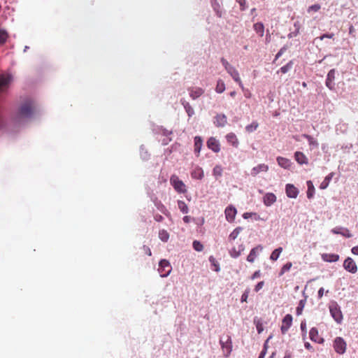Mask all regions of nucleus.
<instances>
[{"label":"nucleus","instance_id":"obj_63","mask_svg":"<svg viewBox=\"0 0 358 358\" xmlns=\"http://www.w3.org/2000/svg\"><path fill=\"white\" fill-rule=\"evenodd\" d=\"M245 96L247 98H250V96H251V93H250L248 90H246V92H245Z\"/></svg>","mask_w":358,"mask_h":358},{"label":"nucleus","instance_id":"obj_61","mask_svg":"<svg viewBox=\"0 0 358 358\" xmlns=\"http://www.w3.org/2000/svg\"><path fill=\"white\" fill-rule=\"evenodd\" d=\"M304 346H305V348L307 350H312L313 349L312 345L308 342L305 343Z\"/></svg>","mask_w":358,"mask_h":358},{"label":"nucleus","instance_id":"obj_10","mask_svg":"<svg viewBox=\"0 0 358 358\" xmlns=\"http://www.w3.org/2000/svg\"><path fill=\"white\" fill-rule=\"evenodd\" d=\"M286 194L289 198L295 199L299 194V189L292 184H287L285 187Z\"/></svg>","mask_w":358,"mask_h":358},{"label":"nucleus","instance_id":"obj_1","mask_svg":"<svg viewBox=\"0 0 358 358\" xmlns=\"http://www.w3.org/2000/svg\"><path fill=\"white\" fill-rule=\"evenodd\" d=\"M34 111V108L31 102H27L22 104L16 115V120H20L23 118L31 117Z\"/></svg>","mask_w":358,"mask_h":358},{"label":"nucleus","instance_id":"obj_53","mask_svg":"<svg viewBox=\"0 0 358 358\" xmlns=\"http://www.w3.org/2000/svg\"><path fill=\"white\" fill-rule=\"evenodd\" d=\"M154 219L156 222H161L163 221L164 217L159 214H156L154 215Z\"/></svg>","mask_w":358,"mask_h":358},{"label":"nucleus","instance_id":"obj_3","mask_svg":"<svg viewBox=\"0 0 358 358\" xmlns=\"http://www.w3.org/2000/svg\"><path fill=\"white\" fill-rule=\"evenodd\" d=\"M333 346L334 350L339 355H343L347 349V343L341 337H336L334 340Z\"/></svg>","mask_w":358,"mask_h":358},{"label":"nucleus","instance_id":"obj_5","mask_svg":"<svg viewBox=\"0 0 358 358\" xmlns=\"http://www.w3.org/2000/svg\"><path fill=\"white\" fill-rule=\"evenodd\" d=\"M329 311L333 317V318L335 320V321L338 323H341L343 320V314L341 310L340 307L338 305L335 303L329 306Z\"/></svg>","mask_w":358,"mask_h":358},{"label":"nucleus","instance_id":"obj_21","mask_svg":"<svg viewBox=\"0 0 358 358\" xmlns=\"http://www.w3.org/2000/svg\"><path fill=\"white\" fill-rule=\"evenodd\" d=\"M191 176L194 179L201 180L204 176L203 169L199 166L195 167L191 172Z\"/></svg>","mask_w":358,"mask_h":358},{"label":"nucleus","instance_id":"obj_51","mask_svg":"<svg viewBox=\"0 0 358 358\" xmlns=\"http://www.w3.org/2000/svg\"><path fill=\"white\" fill-rule=\"evenodd\" d=\"M142 250L144 252V253H145L148 256H151L152 255L151 250H150V248L148 246L143 245L142 247Z\"/></svg>","mask_w":358,"mask_h":358},{"label":"nucleus","instance_id":"obj_42","mask_svg":"<svg viewBox=\"0 0 358 358\" xmlns=\"http://www.w3.org/2000/svg\"><path fill=\"white\" fill-rule=\"evenodd\" d=\"M292 262H287L285 265H283V266L282 267V268L280 270V275H282L285 272L289 271L290 270V268H292Z\"/></svg>","mask_w":358,"mask_h":358},{"label":"nucleus","instance_id":"obj_20","mask_svg":"<svg viewBox=\"0 0 358 358\" xmlns=\"http://www.w3.org/2000/svg\"><path fill=\"white\" fill-rule=\"evenodd\" d=\"M226 138H227V142L229 144H231L233 147L238 148V146L239 145V142H238V140L234 133H232V132L229 133L226 136Z\"/></svg>","mask_w":358,"mask_h":358},{"label":"nucleus","instance_id":"obj_29","mask_svg":"<svg viewBox=\"0 0 358 358\" xmlns=\"http://www.w3.org/2000/svg\"><path fill=\"white\" fill-rule=\"evenodd\" d=\"M253 29L259 36L262 37L264 34V26L262 22H257L253 25Z\"/></svg>","mask_w":358,"mask_h":358},{"label":"nucleus","instance_id":"obj_16","mask_svg":"<svg viewBox=\"0 0 358 358\" xmlns=\"http://www.w3.org/2000/svg\"><path fill=\"white\" fill-rule=\"evenodd\" d=\"M264 204L270 206L276 201V196L273 193H266L263 198Z\"/></svg>","mask_w":358,"mask_h":358},{"label":"nucleus","instance_id":"obj_22","mask_svg":"<svg viewBox=\"0 0 358 358\" xmlns=\"http://www.w3.org/2000/svg\"><path fill=\"white\" fill-rule=\"evenodd\" d=\"M245 250V247L243 244H241L238 245V247L236 248L235 247L232 248L230 251L229 254L231 257L233 258H237L238 257L241 252Z\"/></svg>","mask_w":358,"mask_h":358},{"label":"nucleus","instance_id":"obj_52","mask_svg":"<svg viewBox=\"0 0 358 358\" xmlns=\"http://www.w3.org/2000/svg\"><path fill=\"white\" fill-rule=\"evenodd\" d=\"M334 34H325L320 36V40H323L324 38H332L334 37Z\"/></svg>","mask_w":358,"mask_h":358},{"label":"nucleus","instance_id":"obj_7","mask_svg":"<svg viewBox=\"0 0 358 358\" xmlns=\"http://www.w3.org/2000/svg\"><path fill=\"white\" fill-rule=\"evenodd\" d=\"M293 317L290 314L286 315L282 321V325L280 327L281 331L282 334H285L287 332L289 329L292 324Z\"/></svg>","mask_w":358,"mask_h":358},{"label":"nucleus","instance_id":"obj_59","mask_svg":"<svg viewBox=\"0 0 358 358\" xmlns=\"http://www.w3.org/2000/svg\"><path fill=\"white\" fill-rule=\"evenodd\" d=\"M252 215V213H245L243 215V217L244 219H248V218L251 217Z\"/></svg>","mask_w":358,"mask_h":358},{"label":"nucleus","instance_id":"obj_50","mask_svg":"<svg viewBox=\"0 0 358 358\" xmlns=\"http://www.w3.org/2000/svg\"><path fill=\"white\" fill-rule=\"evenodd\" d=\"M264 281H261V282H259L256 286L255 287V291L256 292H258L261 289H262V287H264Z\"/></svg>","mask_w":358,"mask_h":358},{"label":"nucleus","instance_id":"obj_34","mask_svg":"<svg viewBox=\"0 0 358 358\" xmlns=\"http://www.w3.org/2000/svg\"><path fill=\"white\" fill-rule=\"evenodd\" d=\"M282 252V248L281 247L278 248L277 249L274 250L270 256L271 260L276 261L278 259V257Z\"/></svg>","mask_w":358,"mask_h":358},{"label":"nucleus","instance_id":"obj_19","mask_svg":"<svg viewBox=\"0 0 358 358\" xmlns=\"http://www.w3.org/2000/svg\"><path fill=\"white\" fill-rule=\"evenodd\" d=\"M294 158L297 163L301 165L307 164L308 163V159L307 157L301 152H296L294 153Z\"/></svg>","mask_w":358,"mask_h":358},{"label":"nucleus","instance_id":"obj_12","mask_svg":"<svg viewBox=\"0 0 358 358\" xmlns=\"http://www.w3.org/2000/svg\"><path fill=\"white\" fill-rule=\"evenodd\" d=\"M188 92L190 97L194 100L200 97L204 93V90L199 87H192L188 88Z\"/></svg>","mask_w":358,"mask_h":358},{"label":"nucleus","instance_id":"obj_45","mask_svg":"<svg viewBox=\"0 0 358 358\" xmlns=\"http://www.w3.org/2000/svg\"><path fill=\"white\" fill-rule=\"evenodd\" d=\"M8 38V34L6 31L0 29V44L6 42Z\"/></svg>","mask_w":358,"mask_h":358},{"label":"nucleus","instance_id":"obj_2","mask_svg":"<svg viewBox=\"0 0 358 358\" xmlns=\"http://www.w3.org/2000/svg\"><path fill=\"white\" fill-rule=\"evenodd\" d=\"M170 183L177 192L180 194H185L187 192L185 183L181 180H180L178 176L176 175H172L171 176Z\"/></svg>","mask_w":358,"mask_h":358},{"label":"nucleus","instance_id":"obj_38","mask_svg":"<svg viewBox=\"0 0 358 358\" xmlns=\"http://www.w3.org/2000/svg\"><path fill=\"white\" fill-rule=\"evenodd\" d=\"M292 66L293 62L292 61H290L286 65L282 66L278 73L281 72L282 73H286L292 68Z\"/></svg>","mask_w":358,"mask_h":358},{"label":"nucleus","instance_id":"obj_41","mask_svg":"<svg viewBox=\"0 0 358 358\" xmlns=\"http://www.w3.org/2000/svg\"><path fill=\"white\" fill-rule=\"evenodd\" d=\"M192 246L193 248L197 252H201L203 250V244L199 241H194Z\"/></svg>","mask_w":358,"mask_h":358},{"label":"nucleus","instance_id":"obj_26","mask_svg":"<svg viewBox=\"0 0 358 358\" xmlns=\"http://www.w3.org/2000/svg\"><path fill=\"white\" fill-rule=\"evenodd\" d=\"M203 145L202 138L200 136L194 137V152L199 156Z\"/></svg>","mask_w":358,"mask_h":358},{"label":"nucleus","instance_id":"obj_54","mask_svg":"<svg viewBox=\"0 0 358 358\" xmlns=\"http://www.w3.org/2000/svg\"><path fill=\"white\" fill-rule=\"evenodd\" d=\"M301 331L303 333V335L306 336V324L305 322H301Z\"/></svg>","mask_w":358,"mask_h":358},{"label":"nucleus","instance_id":"obj_9","mask_svg":"<svg viewBox=\"0 0 358 358\" xmlns=\"http://www.w3.org/2000/svg\"><path fill=\"white\" fill-rule=\"evenodd\" d=\"M237 210L233 206H229L224 210L226 220L229 222H233L235 220Z\"/></svg>","mask_w":358,"mask_h":358},{"label":"nucleus","instance_id":"obj_36","mask_svg":"<svg viewBox=\"0 0 358 358\" xmlns=\"http://www.w3.org/2000/svg\"><path fill=\"white\" fill-rule=\"evenodd\" d=\"M178 206L180 210L183 213H188V206L183 201H178Z\"/></svg>","mask_w":358,"mask_h":358},{"label":"nucleus","instance_id":"obj_17","mask_svg":"<svg viewBox=\"0 0 358 358\" xmlns=\"http://www.w3.org/2000/svg\"><path fill=\"white\" fill-rule=\"evenodd\" d=\"M332 233L335 234H341L345 238H351L352 236V234L350 232L349 229L347 228L342 227H336L331 230Z\"/></svg>","mask_w":358,"mask_h":358},{"label":"nucleus","instance_id":"obj_11","mask_svg":"<svg viewBox=\"0 0 358 358\" xmlns=\"http://www.w3.org/2000/svg\"><path fill=\"white\" fill-rule=\"evenodd\" d=\"M207 146L215 152L220 151V145L219 141L214 137H210L207 141Z\"/></svg>","mask_w":358,"mask_h":358},{"label":"nucleus","instance_id":"obj_33","mask_svg":"<svg viewBox=\"0 0 358 358\" xmlns=\"http://www.w3.org/2000/svg\"><path fill=\"white\" fill-rule=\"evenodd\" d=\"M159 238L163 242H167L169 239V234L165 229H162L159 231Z\"/></svg>","mask_w":358,"mask_h":358},{"label":"nucleus","instance_id":"obj_43","mask_svg":"<svg viewBox=\"0 0 358 358\" xmlns=\"http://www.w3.org/2000/svg\"><path fill=\"white\" fill-rule=\"evenodd\" d=\"M305 304H306V300L303 299V300H301L299 303V305L296 308V314L297 315H301L302 312H303V309L305 306Z\"/></svg>","mask_w":358,"mask_h":358},{"label":"nucleus","instance_id":"obj_47","mask_svg":"<svg viewBox=\"0 0 358 358\" xmlns=\"http://www.w3.org/2000/svg\"><path fill=\"white\" fill-rule=\"evenodd\" d=\"M236 1L239 4L241 10H245L248 8L246 0H236Z\"/></svg>","mask_w":358,"mask_h":358},{"label":"nucleus","instance_id":"obj_24","mask_svg":"<svg viewBox=\"0 0 358 358\" xmlns=\"http://www.w3.org/2000/svg\"><path fill=\"white\" fill-rule=\"evenodd\" d=\"M276 159L278 165L283 169H289V167L291 166L292 163L290 160L287 158L282 157H278Z\"/></svg>","mask_w":358,"mask_h":358},{"label":"nucleus","instance_id":"obj_58","mask_svg":"<svg viewBox=\"0 0 358 358\" xmlns=\"http://www.w3.org/2000/svg\"><path fill=\"white\" fill-rule=\"evenodd\" d=\"M324 288L323 287H321L319 290H318V298L319 299H321L322 296H323V294H324Z\"/></svg>","mask_w":358,"mask_h":358},{"label":"nucleus","instance_id":"obj_62","mask_svg":"<svg viewBox=\"0 0 358 358\" xmlns=\"http://www.w3.org/2000/svg\"><path fill=\"white\" fill-rule=\"evenodd\" d=\"M189 220H190V217L189 216H185L183 217V221L185 222V223H189Z\"/></svg>","mask_w":358,"mask_h":358},{"label":"nucleus","instance_id":"obj_49","mask_svg":"<svg viewBox=\"0 0 358 358\" xmlns=\"http://www.w3.org/2000/svg\"><path fill=\"white\" fill-rule=\"evenodd\" d=\"M221 62L226 71H227L231 66V65L223 57L221 59Z\"/></svg>","mask_w":358,"mask_h":358},{"label":"nucleus","instance_id":"obj_39","mask_svg":"<svg viewBox=\"0 0 358 358\" xmlns=\"http://www.w3.org/2000/svg\"><path fill=\"white\" fill-rule=\"evenodd\" d=\"M258 127H259V124L257 122H253L250 124H248L246 126L245 130L248 132L251 133V132H253L254 131H255L258 128Z\"/></svg>","mask_w":358,"mask_h":358},{"label":"nucleus","instance_id":"obj_6","mask_svg":"<svg viewBox=\"0 0 358 358\" xmlns=\"http://www.w3.org/2000/svg\"><path fill=\"white\" fill-rule=\"evenodd\" d=\"M343 267L347 271L351 273H355L357 271V266L351 257H348L345 259Z\"/></svg>","mask_w":358,"mask_h":358},{"label":"nucleus","instance_id":"obj_31","mask_svg":"<svg viewBox=\"0 0 358 358\" xmlns=\"http://www.w3.org/2000/svg\"><path fill=\"white\" fill-rule=\"evenodd\" d=\"M302 136L308 140L310 146H313L315 148L318 147V142L313 136L306 134H303Z\"/></svg>","mask_w":358,"mask_h":358},{"label":"nucleus","instance_id":"obj_30","mask_svg":"<svg viewBox=\"0 0 358 358\" xmlns=\"http://www.w3.org/2000/svg\"><path fill=\"white\" fill-rule=\"evenodd\" d=\"M242 231V228L238 227H236L229 236L228 240L229 242L234 241L240 234Z\"/></svg>","mask_w":358,"mask_h":358},{"label":"nucleus","instance_id":"obj_56","mask_svg":"<svg viewBox=\"0 0 358 358\" xmlns=\"http://www.w3.org/2000/svg\"><path fill=\"white\" fill-rule=\"evenodd\" d=\"M266 354V348L264 346V349L260 352L258 358H264Z\"/></svg>","mask_w":358,"mask_h":358},{"label":"nucleus","instance_id":"obj_64","mask_svg":"<svg viewBox=\"0 0 358 358\" xmlns=\"http://www.w3.org/2000/svg\"><path fill=\"white\" fill-rule=\"evenodd\" d=\"M291 357H292V356L290 354H287V355H285L284 358H291Z\"/></svg>","mask_w":358,"mask_h":358},{"label":"nucleus","instance_id":"obj_13","mask_svg":"<svg viewBox=\"0 0 358 358\" xmlns=\"http://www.w3.org/2000/svg\"><path fill=\"white\" fill-rule=\"evenodd\" d=\"M309 336L311 341L318 343H324V338L320 337L318 334V330L315 327H313L309 332Z\"/></svg>","mask_w":358,"mask_h":358},{"label":"nucleus","instance_id":"obj_55","mask_svg":"<svg viewBox=\"0 0 358 358\" xmlns=\"http://www.w3.org/2000/svg\"><path fill=\"white\" fill-rule=\"evenodd\" d=\"M260 271H255L251 276V279L252 280H255V278H257L259 277H260Z\"/></svg>","mask_w":358,"mask_h":358},{"label":"nucleus","instance_id":"obj_8","mask_svg":"<svg viewBox=\"0 0 358 358\" xmlns=\"http://www.w3.org/2000/svg\"><path fill=\"white\" fill-rule=\"evenodd\" d=\"M227 71L228 72V73L231 75L234 80L238 84L242 90L245 91V88L241 80L239 73L236 69V68L231 66Z\"/></svg>","mask_w":358,"mask_h":358},{"label":"nucleus","instance_id":"obj_46","mask_svg":"<svg viewBox=\"0 0 358 358\" xmlns=\"http://www.w3.org/2000/svg\"><path fill=\"white\" fill-rule=\"evenodd\" d=\"M249 293H250V289L248 288L245 290V292L243 293V294L241 296V302H247L248 301Z\"/></svg>","mask_w":358,"mask_h":358},{"label":"nucleus","instance_id":"obj_23","mask_svg":"<svg viewBox=\"0 0 358 358\" xmlns=\"http://www.w3.org/2000/svg\"><path fill=\"white\" fill-rule=\"evenodd\" d=\"M227 123V118L224 114L217 115L215 117V124L217 127H224Z\"/></svg>","mask_w":358,"mask_h":358},{"label":"nucleus","instance_id":"obj_37","mask_svg":"<svg viewBox=\"0 0 358 358\" xmlns=\"http://www.w3.org/2000/svg\"><path fill=\"white\" fill-rule=\"evenodd\" d=\"M332 175H333V173H330L327 176L325 177L323 182L320 184V189H324L327 187L331 178H332Z\"/></svg>","mask_w":358,"mask_h":358},{"label":"nucleus","instance_id":"obj_15","mask_svg":"<svg viewBox=\"0 0 358 358\" xmlns=\"http://www.w3.org/2000/svg\"><path fill=\"white\" fill-rule=\"evenodd\" d=\"M220 344L222 349L227 351V354H230L232 350V341L229 336H227L225 341L220 340Z\"/></svg>","mask_w":358,"mask_h":358},{"label":"nucleus","instance_id":"obj_57","mask_svg":"<svg viewBox=\"0 0 358 358\" xmlns=\"http://www.w3.org/2000/svg\"><path fill=\"white\" fill-rule=\"evenodd\" d=\"M351 252H352L353 255H358V245L353 247V248L351 249Z\"/></svg>","mask_w":358,"mask_h":358},{"label":"nucleus","instance_id":"obj_28","mask_svg":"<svg viewBox=\"0 0 358 358\" xmlns=\"http://www.w3.org/2000/svg\"><path fill=\"white\" fill-rule=\"evenodd\" d=\"M322 257L327 262H335L339 259V255L337 254H323Z\"/></svg>","mask_w":358,"mask_h":358},{"label":"nucleus","instance_id":"obj_27","mask_svg":"<svg viewBox=\"0 0 358 358\" xmlns=\"http://www.w3.org/2000/svg\"><path fill=\"white\" fill-rule=\"evenodd\" d=\"M181 104L183 106L187 115L189 117H192L194 114V110L193 108L191 106L189 102L185 101V99L180 100Z\"/></svg>","mask_w":358,"mask_h":358},{"label":"nucleus","instance_id":"obj_14","mask_svg":"<svg viewBox=\"0 0 358 358\" xmlns=\"http://www.w3.org/2000/svg\"><path fill=\"white\" fill-rule=\"evenodd\" d=\"M263 250V247L262 245H257L255 248H253L250 252V254L247 257V261L252 263L255 262V258L257 256V254L259 252H261Z\"/></svg>","mask_w":358,"mask_h":358},{"label":"nucleus","instance_id":"obj_40","mask_svg":"<svg viewBox=\"0 0 358 358\" xmlns=\"http://www.w3.org/2000/svg\"><path fill=\"white\" fill-rule=\"evenodd\" d=\"M223 169L221 166L216 165L213 170V176L216 178L220 177L222 175Z\"/></svg>","mask_w":358,"mask_h":358},{"label":"nucleus","instance_id":"obj_25","mask_svg":"<svg viewBox=\"0 0 358 358\" xmlns=\"http://www.w3.org/2000/svg\"><path fill=\"white\" fill-rule=\"evenodd\" d=\"M335 78V71L334 69H331L329 71L327 74V78L326 80V85L327 87H329L330 90L333 89L334 85H333V80Z\"/></svg>","mask_w":358,"mask_h":358},{"label":"nucleus","instance_id":"obj_48","mask_svg":"<svg viewBox=\"0 0 358 358\" xmlns=\"http://www.w3.org/2000/svg\"><path fill=\"white\" fill-rule=\"evenodd\" d=\"M157 208L164 215H166L167 216L169 215V212L168 211L166 208L163 204H160L159 206H158Z\"/></svg>","mask_w":358,"mask_h":358},{"label":"nucleus","instance_id":"obj_18","mask_svg":"<svg viewBox=\"0 0 358 358\" xmlns=\"http://www.w3.org/2000/svg\"><path fill=\"white\" fill-rule=\"evenodd\" d=\"M268 170V165L265 164H258L257 166H255L251 171V175L253 176H257L260 172H267Z\"/></svg>","mask_w":358,"mask_h":358},{"label":"nucleus","instance_id":"obj_32","mask_svg":"<svg viewBox=\"0 0 358 358\" xmlns=\"http://www.w3.org/2000/svg\"><path fill=\"white\" fill-rule=\"evenodd\" d=\"M308 191H307V197L308 199H311L315 194V187L310 180L307 182Z\"/></svg>","mask_w":358,"mask_h":358},{"label":"nucleus","instance_id":"obj_60","mask_svg":"<svg viewBox=\"0 0 358 358\" xmlns=\"http://www.w3.org/2000/svg\"><path fill=\"white\" fill-rule=\"evenodd\" d=\"M257 330L259 334H260L263 331V327H262V325L261 324H257Z\"/></svg>","mask_w":358,"mask_h":358},{"label":"nucleus","instance_id":"obj_35","mask_svg":"<svg viewBox=\"0 0 358 358\" xmlns=\"http://www.w3.org/2000/svg\"><path fill=\"white\" fill-rule=\"evenodd\" d=\"M225 90V84L224 81L221 79L218 80L217 82L215 91L217 93H222Z\"/></svg>","mask_w":358,"mask_h":358},{"label":"nucleus","instance_id":"obj_44","mask_svg":"<svg viewBox=\"0 0 358 358\" xmlns=\"http://www.w3.org/2000/svg\"><path fill=\"white\" fill-rule=\"evenodd\" d=\"M321 8V6L320 4H314L308 7V12L309 13H316L319 11V10Z\"/></svg>","mask_w":358,"mask_h":358},{"label":"nucleus","instance_id":"obj_4","mask_svg":"<svg viewBox=\"0 0 358 358\" xmlns=\"http://www.w3.org/2000/svg\"><path fill=\"white\" fill-rule=\"evenodd\" d=\"M158 271L161 277H166L171 271V266L169 261L162 259L159 263Z\"/></svg>","mask_w":358,"mask_h":358}]
</instances>
